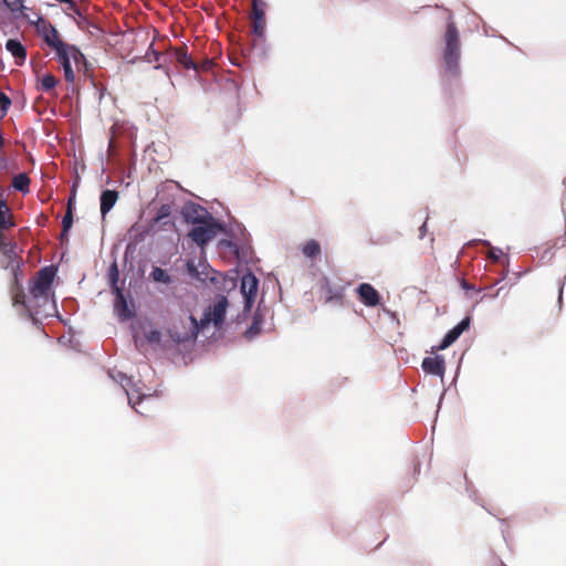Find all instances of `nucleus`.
Instances as JSON below:
<instances>
[{"mask_svg": "<svg viewBox=\"0 0 566 566\" xmlns=\"http://www.w3.org/2000/svg\"><path fill=\"white\" fill-rule=\"evenodd\" d=\"M56 275V269L52 265L44 266L35 274L30 282V294L32 302L40 303V308L50 311V315L55 311V305L51 300V286Z\"/></svg>", "mask_w": 566, "mask_h": 566, "instance_id": "1", "label": "nucleus"}, {"mask_svg": "<svg viewBox=\"0 0 566 566\" xmlns=\"http://www.w3.org/2000/svg\"><path fill=\"white\" fill-rule=\"evenodd\" d=\"M192 224L188 237L199 247H205L223 230L222 224L208 211L201 212V217H192Z\"/></svg>", "mask_w": 566, "mask_h": 566, "instance_id": "2", "label": "nucleus"}, {"mask_svg": "<svg viewBox=\"0 0 566 566\" xmlns=\"http://www.w3.org/2000/svg\"><path fill=\"white\" fill-rule=\"evenodd\" d=\"M446 46L443 50V64L447 72L452 75L459 73L460 39L453 21H449L444 33Z\"/></svg>", "mask_w": 566, "mask_h": 566, "instance_id": "3", "label": "nucleus"}, {"mask_svg": "<svg viewBox=\"0 0 566 566\" xmlns=\"http://www.w3.org/2000/svg\"><path fill=\"white\" fill-rule=\"evenodd\" d=\"M10 294L13 306H21L29 316H50V311L40 308V303L32 302L31 295L27 298L22 284L18 279V273L14 272V277L10 286Z\"/></svg>", "mask_w": 566, "mask_h": 566, "instance_id": "4", "label": "nucleus"}, {"mask_svg": "<svg viewBox=\"0 0 566 566\" xmlns=\"http://www.w3.org/2000/svg\"><path fill=\"white\" fill-rule=\"evenodd\" d=\"M56 55L59 62L62 65L64 78L67 83H74L75 81V73L72 69L71 61H73L78 69L81 65H83L85 69L87 66L84 54L75 45H72V50H63L57 52Z\"/></svg>", "mask_w": 566, "mask_h": 566, "instance_id": "5", "label": "nucleus"}, {"mask_svg": "<svg viewBox=\"0 0 566 566\" xmlns=\"http://www.w3.org/2000/svg\"><path fill=\"white\" fill-rule=\"evenodd\" d=\"M265 9L266 3L263 0H252V10L250 13L252 33L260 39L264 36L265 32Z\"/></svg>", "mask_w": 566, "mask_h": 566, "instance_id": "6", "label": "nucleus"}, {"mask_svg": "<svg viewBox=\"0 0 566 566\" xmlns=\"http://www.w3.org/2000/svg\"><path fill=\"white\" fill-rule=\"evenodd\" d=\"M171 214V206L169 203L161 205L158 209L156 216L150 220L147 229L139 237L135 238L136 242L144 240L145 234L150 232H158L163 229L164 226H174V222L170 220Z\"/></svg>", "mask_w": 566, "mask_h": 566, "instance_id": "7", "label": "nucleus"}, {"mask_svg": "<svg viewBox=\"0 0 566 566\" xmlns=\"http://www.w3.org/2000/svg\"><path fill=\"white\" fill-rule=\"evenodd\" d=\"M117 280H118L117 266H116V264H113L112 272H111V281L116 291L115 310H116L118 317L120 319L125 321V319L133 317L134 314L128 308L127 302L124 297L122 290L116 286Z\"/></svg>", "mask_w": 566, "mask_h": 566, "instance_id": "8", "label": "nucleus"}, {"mask_svg": "<svg viewBox=\"0 0 566 566\" xmlns=\"http://www.w3.org/2000/svg\"><path fill=\"white\" fill-rule=\"evenodd\" d=\"M227 306L228 300L222 296L203 314L200 321L201 325L205 326L209 323H213L216 326H220L224 321Z\"/></svg>", "mask_w": 566, "mask_h": 566, "instance_id": "9", "label": "nucleus"}, {"mask_svg": "<svg viewBox=\"0 0 566 566\" xmlns=\"http://www.w3.org/2000/svg\"><path fill=\"white\" fill-rule=\"evenodd\" d=\"M258 279L254 274H244L241 279V293L245 301V308H250L258 292Z\"/></svg>", "mask_w": 566, "mask_h": 566, "instance_id": "10", "label": "nucleus"}, {"mask_svg": "<svg viewBox=\"0 0 566 566\" xmlns=\"http://www.w3.org/2000/svg\"><path fill=\"white\" fill-rule=\"evenodd\" d=\"M43 41L57 52L63 50H72L73 44L63 42L60 39L59 32L51 23H49L43 30Z\"/></svg>", "mask_w": 566, "mask_h": 566, "instance_id": "11", "label": "nucleus"}, {"mask_svg": "<svg viewBox=\"0 0 566 566\" xmlns=\"http://www.w3.org/2000/svg\"><path fill=\"white\" fill-rule=\"evenodd\" d=\"M359 301L368 307H375L380 302L378 291L369 283H361L356 289Z\"/></svg>", "mask_w": 566, "mask_h": 566, "instance_id": "12", "label": "nucleus"}, {"mask_svg": "<svg viewBox=\"0 0 566 566\" xmlns=\"http://www.w3.org/2000/svg\"><path fill=\"white\" fill-rule=\"evenodd\" d=\"M470 326V317H464L458 325L450 329L443 337L441 344L437 347L438 350H443L451 346L461 334Z\"/></svg>", "mask_w": 566, "mask_h": 566, "instance_id": "13", "label": "nucleus"}, {"mask_svg": "<svg viewBox=\"0 0 566 566\" xmlns=\"http://www.w3.org/2000/svg\"><path fill=\"white\" fill-rule=\"evenodd\" d=\"M421 367L424 373L443 377L446 373V361L442 356L426 357Z\"/></svg>", "mask_w": 566, "mask_h": 566, "instance_id": "14", "label": "nucleus"}, {"mask_svg": "<svg viewBox=\"0 0 566 566\" xmlns=\"http://www.w3.org/2000/svg\"><path fill=\"white\" fill-rule=\"evenodd\" d=\"M322 291L324 292L325 303H335L339 306L343 305L344 302V289L343 287H333L328 279H324L322 283Z\"/></svg>", "mask_w": 566, "mask_h": 566, "instance_id": "15", "label": "nucleus"}, {"mask_svg": "<svg viewBox=\"0 0 566 566\" xmlns=\"http://www.w3.org/2000/svg\"><path fill=\"white\" fill-rule=\"evenodd\" d=\"M172 57L186 70L193 69L198 71V64L195 63L187 52V46H180L171 51Z\"/></svg>", "mask_w": 566, "mask_h": 566, "instance_id": "16", "label": "nucleus"}, {"mask_svg": "<svg viewBox=\"0 0 566 566\" xmlns=\"http://www.w3.org/2000/svg\"><path fill=\"white\" fill-rule=\"evenodd\" d=\"M6 49L14 56L15 63L22 65L27 59V49L15 39H9Z\"/></svg>", "mask_w": 566, "mask_h": 566, "instance_id": "17", "label": "nucleus"}, {"mask_svg": "<svg viewBox=\"0 0 566 566\" xmlns=\"http://www.w3.org/2000/svg\"><path fill=\"white\" fill-rule=\"evenodd\" d=\"M118 199L116 190H104L101 195V213L103 217L115 206Z\"/></svg>", "mask_w": 566, "mask_h": 566, "instance_id": "18", "label": "nucleus"}, {"mask_svg": "<svg viewBox=\"0 0 566 566\" xmlns=\"http://www.w3.org/2000/svg\"><path fill=\"white\" fill-rule=\"evenodd\" d=\"M301 251L305 258L311 260L317 259L322 253L321 244L315 239L307 240L303 243Z\"/></svg>", "mask_w": 566, "mask_h": 566, "instance_id": "19", "label": "nucleus"}, {"mask_svg": "<svg viewBox=\"0 0 566 566\" xmlns=\"http://www.w3.org/2000/svg\"><path fill=\"white\" fill-rule=\"evenodd\" d=\"M14 226L12 214L6 201L0 200V231L7 230Z\"/></svg>", "mask_w": 566, "mask_h": 566, "instance_id": "20", "label": "nucleus"}, {"mask_svg": "<svg viewBox=\"0 0 566 566\" xmlns=\"http://www.w3.org/2000/svg\"><path fill=\"white\" fill-rule=\"evenodd\" d=\"M73 224L72 199L69 200L67 210L62 220L61 241L67 240V232Z\"/></svg>", "mask_w": 566, "mask_h": 566, "instance_id": "21", "label": "nucleus"}, {"mask_svg": "<svg viewBox=\"0 0 566 566\" xmlns=\"http://www.w3.org/2000/svg\"><path fill=\"white\" fill-rule=\"evenodd\" d=\"M30 178L25 174H19L12 179V187L21 192H28Z\"/></svg>", "mask_w": 566, "mask_h": 566, "instance_id": "22", "label": "nucleus"}, {"mask_svg": "<svg viewBox=\"0 0 566 566\" xmlns=\"http://www.w3.org/2000/svg\"><path fill=\"white\" fill-rule=\"evenodd\" d=\"M151 279L155 282L164 283V284H170L172 282L171 276L167 273L166 270L155 266L150 273Z\"/></svg>", "mask_w": 566, "mask_h": 566, "instance_id": "23", "label": "nucleus"}, {"mask_svg": "<svg viewBox=\"0 0 566 566\" xmlns=\"http://www.w3.org/2000/svg\"><path fill=\"white\" fill-rule=\"evenodd\" d=\"M56 83H57L56 77L53 74L48 73V74L43 75V77L41 78L40 85L38 86V88L43 92H51L56 86Z\"/></svg>", "mask_w": 566, "mask_h": 566, "instance_id": "24", "label": "nucleus"}, {"mask_svg": "<svg viewBox=\"0 0 566 566\" xmlns=\"http://www.w3.org/2000/svg\"><path fill=\"white\" fill-rule=\"evenodd\" d=\"M261 322V316L258 313H255L251 326L245 332V336L248 338H252L260 333Z\"/></svg>", "mask_w": 566, "mask_h": 566, "instance_id": "25", "label": "nucleus"}, {"mask_svg": "<svg viewBox=\"0 0 566 566\" xmlns=\"http://www.w3.org/2000/svg\"><path fill=\"white\" fill-rule=\"evenodd\" d=\"M11 105V99L0 91V117H4Z\"/></svg>", "mask_w": 566, "mask_h": 566, "instance_id": "26", "label": "nucleus"}, {"mask_svg": "<svg viewBox=\"0 0 566 566\" xmlns=\"http://www.w3.org/2000/svg\"><path fill=\"white\" fill-rule=\"evenodd\" d=\"M207 211L200 206H193L190 211L186 213V219L192 223V217H201V212Z\"/></svg>", "mask_w": 566, "mask_h": 566, "instance_id": "27", "label": "nucleus"}, {"mask_svg": "<svg viewBox=\"0 0 566 566\" xmlns=\"http://www.w3.org/2000/svg\"><path fill=\"white\" fill-rule=\"evenodd\" d=\"M3 2L12 11H19L23 8L22 0H3Z\"/></svg>", "mask_w": 566, "mask_h": 566, "instance_id": "28", "label": "nucleus"}, {"mask_svg": "<svg viewBox=\"0 0 566 566\" xmlns=\"http://www.w3.org/2000/svg\"><path fill=\"white\" fill-rule=\"evenodd\" d=\"M148 342H159L160 340V332L159 331H150L147 335Z\"/></svg>", "mask_w": 566, "mask_h": 566, "instance_id": "29", "label": "nucleus"}, {"mask_svg": "<svg viewBox=\"0 0 566 566\" xmlns=\"http://www.w3.org/2000/svg\"><path fill=\"white\" fill-rule=\"evenodd\" d=\"M502 254V251L501 250H495V249H492L490 252H489V258L493 261H499L500 256Z\"/></svg>", "mask_w": 566, "mask_h": 566, "instance_id": "30", "label": "nucleus"}, {"mask_svg": "<svg viewBox=\"0 0 566 566\" xmlns=\"http://www.w3.org/2000/svg\"><path fill=\"white\" fill-rule=\"evenodd\" d=\"M502 290H503V287H500L492 293L484 294L483 296H481L480 301H483L485 297L495 298L500 295Z\"/></svg>", "mask_w": 566, "mask_h": 566, "instance_id": "31", "label": "nucleus"}, {"mask_svg": "<svg viewBox=\"0 0 566 566\" xmlns=\"http://www.w3.org/2000/svg\"><path fill=\"white\" fill-rule=\"evenodd\" d=\"M211 65H212V61L211 60H207L200 66L198 65V70L207 71V70H209L211 67Z\"/></svg>", "mask_w": 566, "mask_h": 566, "instance_id": "32", "label": "nucleus"}, {"mask_svg": "<svg viewBox=\"0 0 566 566\" xmlns=\"http://www.w3.org/2000/svg\"><path fill=\"white\" fill-rule=\"evenodd\" d=\"M220 244H221V245H227V247H229V248H231V249H234V248H235V244H234V243H232V242H231V241H229V240H222V241L220 242Z\"/></svg>", "mask_w": 566, "mask_h": 566, "instance_id": "33", "label": "nucleus"}, {"mask_svg": "<svg viewBox=\"0 0 566 566\" xmlns=\"http://www.w3.org/2000/svg\"><path fill=\"white\" fill-rule=\"evenodd\" d=\"M461 286L467 291L474 290L473 285L469 284L465 280L462 281Z\"/></svg>", "mask_w": 566, "mask_h": 566, "instance_id": "34", "label": "nucleus"}, {"mask_svg": "<svg viewBox=\"0 0 566 566\" xmlns=\"http://www.w3.org/2000/svg\"><path fill=\"white\" fill-rule=\"evenodd\" d=\"M149 50L151 51V54H153V57H154V61L158 62L159 61V56H160V53L153 50L151 46L149 48Z\"/></svg>", "mask_w": 566, "mask_h": 566, "instance_id": "35", "label": "nucleus"}, {"mask_svg": "<svg viewBox=\"0 0 566 566\" xmlns=\"http://www.w3.org/2000/svg\"><path fill=\"white\" fill-rule=\"evenodd\" d=\"M188 270L191 272L195 270V265L192 263H188Z\"/></svg>", "mask_w": 566, "mask_h": 566, "instance_id": "36", "label": "nucleus"}, {"mask_svg": "<svg viewBox=\"0 0 566 566\" xmlns=\"http://www.w3.org/2000/svg\"><path fill=\"white\" fill-rule=\"evenodd\" d=\"M190 319H191V321H192V323L197 326V321H196L192 316H190Z\"/></svg>", "mask_w": 566, "mask_h": 566, "instance_id": "37", "label": "nucleus"}, {"mask_svg": "<svg viewBox=\"0 0 566 566\" xmlns=\"http://www.w3.org/2000/svg\"><path fill=\"white\" fill-rule=\"evenodd\" d=\"M146 55H147L148 57H150V53H149V52H146ZM149 61H151V59H149Z\"/></svg>", "mask_w": 566, "mask_h": 566, "instance_id": "38", "label": "nucleus"}, {"mask_svg": "<svg viewBox=\"0 0 566 566\" xmlns=\"http://www.w3.org/2000/svg\"><path fill=\"white\" fill-rule=\"evenodd\" d=\"M492 289H493L492 286L485 287V290H489V291H492Z\"/></svg>", "mask_w": 566, "mask_h": 566, "instance_id": "39", "label": "nucleus"}]
</instances>
